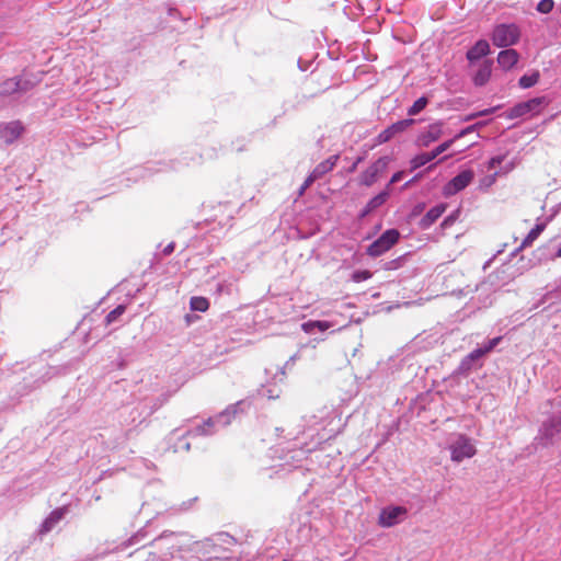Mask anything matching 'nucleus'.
Returning <instances> with one entry per match:
<instances>
[{
	"mask_svg": "<svg viewBox=\"0 0 561 561\" xmlns=\"http://www.w3.org/2000/svg\"><path fill=\"white\" fill-rule=\"evenodd\" d=\"M21 83H22V81L19 78L8 79L7 81H4L2 83L1 93H3V94H12L14 92L22 91L25 88L22 87Z\"/></svg>",
	"mask_w": 561,
	"mask_h": 561,
	"instance_id": "aec40b11",
	"label": "nucleus"
},
{
	"mask_svg": "<svg viewBox=\"0 0 561 561\" xmlns=\"http://www.w3.org/2000/svg\"><path fill=\"white\" fill-rule=\"evenodd\" d=\"M546 229V224H537L522 241L519 249H526L530 247L540 233Z\"/></svg>",
	"mask_w": 561,
	"mask_h": 561,
	"instance_id": "6ab92c4d",
	"label": "nucleus"
},
{
	"mask_svg": "<svg viewBox=\"0 0 561 561\" xmlns=\"http://www.w3.org/2000/svg\"><path fill=\"white\" fill-rule=\"evenodd\" d=\"M495 110H496V107H491V108L480 111L478 113L470 114L465 118V121H471V119H474L480 116H485V115L492 114Z\"/></svg>",
	"mask_w": 561,
	"mask_h": 561,
	"instance_id": "7c9ffc66",
	"label": "nucleus"
},
{
	"mask_svg": "<svg viewBox=\"0 0 561 561\" xmlns=\"http://www.w3.org/2000/svg\"><path fill=\"white\" fill-rule=\"evenodd\" d=\"M501 340H502L501 336H497V337H494V339L490 340L488 345L484 346L485 351L488 353L491 352L500 343Z\"/></svg>",
	"mask_w": 561,
	"mask_h": 561,
	"instance_id": "72a5a7b5",
	"label": "nucleus"
},
{
	"mask_svg": "<svg viewBox=\"0 0 561 561\" xmlns=\"http://www.w3.org/2000/svg\"><path fill=\"white\" fill-rule=\"evenodd\" d=\"M388 196H389V193L387 191H383L381 193H379L378 195H376L375 197H373L365 206V208L363 209L360 216L362 217H365L367 216L370 211L375 210L376 208L380 207L381 205H383L386 203V201L388 199Z\"/></svg>",
	"mask_w": 561,
	"mask_h": 561,
	"instance_id": "a211bd4d",
	"label": "nucleus"
},
{
	"mask_svg": "<svg viewBox=\"0 0 561 561\" xmlns=\"http://www.w3.org/2000/svg\"><path fill=\"white\" fill-rule=\"evenodd\" d=\"M363 161V158L359 157L356 159V161L353 163V165L350 168V172H354L357 168V165Z\"/></svg>",
	"mask_w": 561,
	"mask_h": 561,
	"instance_id": "e433bc0d",
	"label": "nucleus"
},
{
	"mask_svg": "<svg viewBox=\"0 0 561 561\" xmlns=\"http://www.w3.org/2000/svg\"><path fill=\"white\" fill-rule=\"evenodd\" d=\"M472 129V127H468L466 128L465 130H462L461 133H459L455 138L453 139H449L443 144H440L439 146H437L434 150H432L431 152H424V153H421V154H417L415 156L412 160H411V167H412V170H415L417 168H421L422 165L426 164L427 162L434 160L436 157H438L440 153H443L444 151H446L447 149L450 148V146L454 144V141L460 137H462L465 134L469 133L470 130Z\"/></svg>",
	"mask_w": 561,
	"mask_h": 561,
	"instance_id": "39448f33",
	"label": "nucleus"
},
{
	"mask_svg": "<svg viewBox=\"0 0 561 561\" xmlns=\"http://www.w3.org/2000/svg\"><path fill=\"white\" fill-rule=\"evenodd\" d=\"M125 312V306L119 305L112 311H110L105 318L106 324L115 322Z\"/></svg>",
	"mask_w": 561,
	"mask_h": 561,
	"instance_id": "a878e982",
	"label": "nucleus"
},
{
	"mask_svg": "<svg viewBox=\"0 0 561 561\" xmlns=\"http://www.w3.org/2000/svg\"><path fill=\"white\" fill-rule=\"evenodd\" d=\"M400 233L397 229L386 230L376 241L367 248V254L373 257L380 256L390 250L399 240Z\"/></svg>",
	"mask_w": 561,
	"mask_h": 561,
	"instance_id": "20e7f679",
	"label": "nucleus"
},
{
	"mask_svg": "<svg viewBox=\"0 0 561 561\" xmlns=\"http://www.w3.org/2000/svg\"><path fill=\"white\" fill-rule=\"evenodd\" d=\"M485 354H488V352L485 351L484 347H480V348H476L474 351H472L470 354H469V358L471 360H477L479 359L480 357L484 356Z\"/></svg>",
	"mask_w": 561,
	"mask_h": 561,
	"instance_id": "2f4dec72",
	"label": "nucleus"
},
{
	"mask_svg": "<svg viewBox=\"0 0 561 561\" xmlns=\"http://www.w3.org/2000/svg\"><path fill=\"white\" fill-rule=\"evenodd\" d=\"M23 129L20 122H10L0 128V140L4 145H10L22 135Z\"/></svg>",
	"mask_w": 561,
	"mask_h": 561,
	"instance_id": "1a4fd4ad",
	"label": "nucleus"
},
{
	"mask_svg": "<svg viewBox=\"0 0 561 561\" xmlns=\"http://www.w3.org/2000/svg\"><path fill=\"white\" fill-rule=\"evenodd\" d=\"M371 277V273L367 270H364V271H356L353 273L352 275V279L355 282V283H360V282H364V280H367Z\"/></svg>",
	"mask_w": 561,
	"mask_h": 561,
	"instance_id": "c85d7f7f",
	"label": "nucleus"
},
{
	"mask_svg": "<svg viewBox=\"0 0 561 561\" xmlns=\"http://www.w3.org/2000/svg\"><path fill=\"white\" fill-rule=\"evenodd\" d=\"M389 157H381L371 163L359 176V183L364 186H371L386 171L389 164Z\"/></svg>",
	"mask_w": 561,
	"mask_h": 561,
	"instance_id": "0eeeda50",
	"label": "nucleus"
},
{
	"mask_svg": "<svg viewBox=\"0 0 561 561\" xmlns=\"http://www.w3.org/2000/svg\"><path fill=\"white\" fill-rule=\"evenodd\" d=\"M339 159V154H333L329 157L327 160L320 162L311 172L313 174V178L320 179L324 174L330 172L336 165Z\"/></svg>",
	"mask_w": 561,
	"mask_h": 561,
	"instance_id": "2eb2a0df",
	"label": "nucleus"
},
{
	"mask_svg": "<svg viewBox=\"0 0 561 561\" xmlns=\"http://www.w3.org/2000/svg\"><path fill=\"white\" fill-rule=\"evenodd\" d=\"M174 248H175L174 242L169 243V244L163 249V254H164V255H170V254L174 251Z\"/></svg>",
	"mask_w": 561,
	"mask_h": 561,
	"instance_id": "c9c22d12",
	"label": "nucleus"
},
{
	"mask_svg": "<svg viewBox=\"0 0 561 561\" xmlns=\"http://www.w3.org/2000/svg\"><path fill=\"white\" fill-rule=\"evenodd\" d=\"M497 175H499V172L495 170L494 172L490 173V174H486L485 176H483L480 182H479V187L481 190H488L489 187H491L496 179H497Z\"/></svg>",
	"mask_w": 561,
	"mask_h": 561,
	"instance_id": "393cba45",
	"label": "nucleus"
},
{
	"mask_svg": "<svg viewBox=\"0 0 561 561\" xmlns=\"http://www.w3.org/2000/svg\"><path fill=\"white\" fill-rule=\"evenodd\" d=\"M489 54H490L489 43L485 39H480L467 51L466 56L470 62H473Z\"/></svg>",
	"mask_w": 561,
	"mask_h": 561,
	"instance_id": "ddd939ff",
	"label": "nucleus"
},
{
	"mask_svg": "<svg viewBox=\"0 0 561 561\" xmlns=\"http://www.w3.org/2000/svg\"><path fill=\"white\" fill-rule=\"evenodd\" d=\"M446 208L447 205L444 203L432 207L420 220V227L422 229L430 228L445 213Z\"/></svg>",
	"mask_w": 561,
	"mask_h": 561,
	"instance_id": "f8f14e48",
	"label": "nucleus"
},
{
	"mask_svg": "<svg viewBox=\"0 0 561 561\" xmlns=\"http://www.w3.org/2000/svg\"><path fill=\"white\" fill-rule=\"evenodd\" d=\"M402 178H403V171H398L391 176L389 184H394V183L399 182Z\"/></svg>",
	"mask_w": 561,
	"mask_h": 561,
	"instance_id": "f704fd0d",
	"label": "nucleus"
},
{
	"mask_svg": "<svg viewBox=\"0 0 561 561\" xmlns=\"http://www.w3.org/2000/svg\"><path fill=\"white\" fill-rule=\"evenodd\" d=\"M442 134V124H432L428 126L427 130L421 135L420 142L422 146H428L431 142L437 140Z\"/></svg>",
	"mask_w": 561,
	"mask_h": 561,
	"instance_id": "dca6fc26",
	"label": "nucleus"
},
{
	"mask_svg": "<svg viewBox=\"0 0 561 561\" xmlns=\"http://www.w3.org/2000/svg\"><path fill=\"white\" fill-rule=\"evenodd\" d=\"M449 450L450 458L455 462H459L465 458H471L477 453L472 440L465 435H459L458 438L450 444Z\"/></svg>",
	"mask_w": 561,
	"mask_h": 561,
	"instance_id": "423d86ee",
	"label": "nucleus"
},
{
	"mask_svg": "<svg viewBox=\"0 0 561 561\" xmlns=\"http://www.w3.org/2000/svg\"><path fill=\"white\" fill-rule=\"evenodd\" d=\"M205 424L210 426V425H213V422L210 420H208Z\"/></svg>",
	"mask_w": 561,
	"mask_h": 561,
	"instance_id": "58836bf2",
	"label": "nucleus"
},
{
	"mask_svg": "<svg viewBox=\"0 0 561 561\" xmlns=\"http://www.w3.org/2000/svg\"><path fill=\"white\" fill-rule=\"evenodd\" d=\"M557 256L561 257V247L558 249Z\"/></svg>",
	"mask_w": 561,
	"mask_h": 561,
	"instance_id": "4c0bfd02",
	"label": "nucleus"
},
{
	"mask_svg": "<svg viewBox=\"0 0 561 561\" xmlns=\"http://www.w3.org/2000/svg\"><path fill=\"white\" fill-rule=\"evenodd\" d=\"M518 60L519 54L513 48L501 50L497 55V64L505 71L511 70Z\"/></svg>",
	"mask_w": 561,
	"mask_h": 561,
	"instance_id": "9b49d317",
	"label": "nucleus"
},
{
	"mask_svg": "<svg viewBox=\"0 0 561 561\" xmlns=\"http://www.w3.org/2000/svg\"><path fill=\"white\" fill-rule=\"evenodd\" d=\"M540 73L538 70L533 71L530 75H524L518 80V85L522 89H529L539 82Z\"/></svg>",
	"mask_w": 561,
	"mask_h": 561,
	"instance_id": "412c9836",
	"label": "nucleus"
},
{
	"mask_svg": "<svg viewBox=\"0 0 561 561\" xmlns=\"http://www.w3.org/2000/svg\"><path fill=\"white\" fill-rule=\"evenodd\" d=\"M412 123V119H404L392 124L377 136L376 142L381 145L389 141L396 134L403 131Z\"/></svg>",
	"mask_w": 561,
	"mask_h": 561,
	"instance_id": "9d476101",
	"label": "nucleus"
},
{
	"mask_svg": "<svg viewBox=\"0 0 561 561\" xmlns=\"http://www.w3.org/2000/svg\"><path fill=\"white\" fill-rule=\"evenodd\" d=\"M520 37V31L515 24H500L492 33V43L496 47H508L515 45Z\"/></svg>",
	"mask_w": 561,
	"mask_h": 561,
	"instance_id": "7ed1b4c3",
	"label": "nucleus"
},
{
	"mask_svg": "<svg viewBox=\"0 0 561 561\" xmlns=\"http://www.w3.org/2000/svg\"><path fill=\"white\" fill-rule=\"evenodd\" d=\"M316 180H318V179H317V178H313V174H312V173H310V174L308 175V178L305 180V182H304V184L301 185V187H300V192H299V193H300V195H302V194H304V192H305V191H306V190H307V188H308V187H309V186H310V185H311Z\"/></svg>",
	"mask_w": 561,
	"mask_h": 561,
	"instance_id": "473e14b6",
	"label": "nucleus"
},
{
	"mask_svg": "<svg viewBox=\"0 0 561 561\" xmlns=\"http://www.w3.org/2000/svg\"><path fill=\"white\" fill-rule=\"evenodd\" d=\"M474 172L472 170H465L460 172L458 175L453 178L447 184L443 187L444 196H453L458 192L465 190L473 180Z\"/></svg>",
	"mask_w": 561,
	"mask_h": 561,
	"instance_id": "6e6552de",
	"label": "nucleus"
},
{
	"mask_svg": "<svg viewBox=\"0 0 561 561\" xmlns=\"http://www.w3.org/2000/svg\"><path fill=\"white\" fill-rule=\"evenodd\" d=\"M190 307L194 311L205 312L209 308V301L205 297L195 296L191 298Z\"/></svg>",
	"mask_w": 561,
	"mask_h": 561,
	"instance_id": "5701e85b",
	"label": "nucleus"
},
{
	"mask_svg": "<svg viewBox=\"0 0 561 561\" xmlns=\"http://www.w3.org/2000/svg\"><path fill=\"white\" fill-rule=\"evenodd\" d=\"M460 216V209H456L454 213H451L450 215H448L444 220L443 222L440 224V227L443 229L445 228H448L450 226H453L459 218Z\"/></svg>",
	"mask_w": 561,
	"mask_h": 561,
	"instance_id": "cd10ccee",
	"label": "nucleus"
},
{
	"mask_svg": "<svg viewBox=\"0 0 561 561\" xmlns=\"http://www.w3.org/2000/svg\"><path fill=\"white\" fill-rule=\"evenodd\" d=\"M505 159V156H496L489 160L488 171L495 170Z\"/></svg>",
	"mask_w": 561,
	"mask_h": 561,
	"instance_id": "c756f323",
	"label": "nucleus"
},
{
	"mask_svg": "<svg viewBox=\"0 0 561 561\" xmlns=\"http://www.w3.org/2000/svg\"><path fill=\"white\" fill-rule=\"evenodd\" d=\"M408 518V508L402 505H387L378 514L377 524L381 528H391Z\"/></svg>",
	"mask_w": 561,
	"mask_h": 561,
	"instance_id": "f03ea898",
	"label": "nucleus"
},
{
	"mask_svg": "<svg viewBox=\"0 0 561 561\" xmlns=\"http://www.w3.org/2000/svg\"><path fill=\"white\" fill-rule=\"evenodd\" d=\"M554 1L553 0H540L537 4V11L542 14H548L553 10Z\"/></svg>",
	"mask_w": 561,
	"mask_h": 561,
	"instance_id": "bb28decb",
	"label": "nucleus"
},
{
	"mask_svg": "<svg viewBox=\"0 0 561 561\" xmlns=\"http://www.w3.org/2000/svg\"><path fill=\"white\" fill-rule=\"evenodd\" d=\"M549 103L550 100L547 96H537L515 104L507 111L506 117L510 119L518 117H535L541 114Z\"/></svg>",
	"mask_w": 561,
	"mask_h": 561,
	"instance_id": "f257e3e1",
	"label": "nucleus"
},
{
	"mask_svg": "<svg viewBox=\"0 0 561 561\" xmlns=\"http://www.w3.org/2000/svg\"><path fill=\"white\" fill-rule=\"evenodd\" d=\"M65 512V508H58L53 511L50 515L42 524L39 533L46 534L54 528V526L64 517Z\"/></svg>",
	"mask_w": 561,
	"mask_h": 561,
	"instance_id": "f3484780",
	"label": "nucleus"
},
{
	"mask_svg": "<svg viewBox=\"0 0 561 561\" xmlns=\"http://www.w3.org/2000/svg\"><path fill=\"white\" fill-rule=\"evenodd\" d=\"M302 330L306 333H312L314 329H318L319 331H325L331 328V323L328 321H308L301 325Z\"/></svg>",
	"mask_w": 561,
	"mask_h": 561,
	"instance_id": "4be33fe9",
	"label": "nucleus"
},
{
	"mask_svg": "<svg viewBox=\"0 0 561 561\" xmlns=\"http://www.w3.org/2000/svg\"><path fill=\"white\" fill-rule=\"evenodd\" d=\"M428 103V100L425 96L419 98L413 105L408 110V114L410 116H414L423 111Z\"/></svg>",
	"mask_w": 561,
	"mask_h": 561,
	"instance_id": "b1692460",
	"label": "nucleus"
},
{
	"mask_svg": "<svg viewBox=\"0 0 561 561\" xmlns=\"http://www.w3.org/2000/svg\"><path fill=\"white\" fill-rule=\"evenodd\" d=\"M492 60H484L478 68L472 80L477 87L484 85L491 78Z\"/></svg>",
	"mask_w": 561,
	"mask_h": 561,
	"instance_id": "4468645a",
	"label": "nucleus"
}]
</instances>
